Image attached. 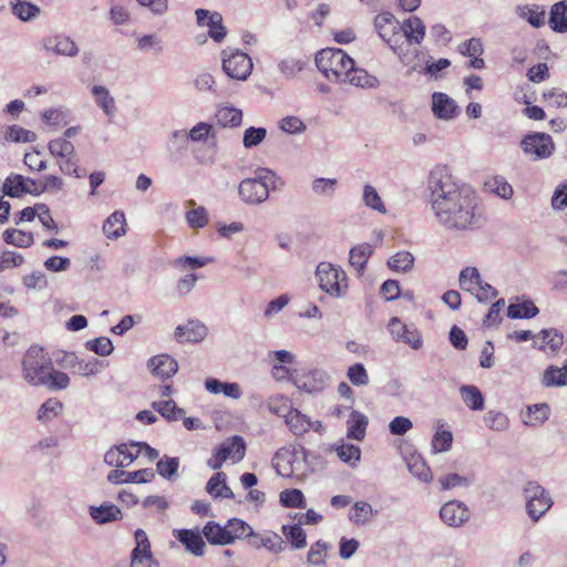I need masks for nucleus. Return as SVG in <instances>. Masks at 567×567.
I'll list each match as a JSON object with an SVG mask.
<instances>
[{
	"instance_id": "obj_1",
	"label": "nucleus",
	"mask_w": 567,
	"mask_h": 567,
	"mask_svg": "<svg viewBox=\"0 0 567 567\" xmlns=\"http://www.w3.org/2000/svg\"><path fill=\"white\" fill-rule=\"evenodd\" d=\"M426 189L431 209L445 230L467 231L483 226L484 217L475 194L458 185L446 165H436L430 171Z\"/></svg>"
},
{
	"instance_id": "obj_2",
	"label": "nucleus",
	"mask_w": 567,
	"mask_h": 567,
	"mask_svg": "<svg viewBox=\"0 0 567 567\" xmlns=\"http://www.w3.org/2000/svg\"><path fill=\"white\" fill-rule=\"evenodd\" d=\"M316 65L329 81L347 83L354 61L341 49L327 48L317 53Z\"/></svg>"
},
{
	"instance_id": "obj_3",
	"label": "nucleus",
	"mask_w": 567,
	"mask_h": 567,
	"mask_svg": "<svg viewBox=\"0 0 567 567\" xmlns=\"http://www.w3.org/2000/svg\"><path fill=\"white\" fill-rule=\"evenodd\" d=\"M276 175L268 168H257L255 176L245 178L239 183L240 199L248 205H258L269 197V186L275 183Z\"/></svg>"
},
{
	"instance_id": "obj_4",
	"label": "nucleus",
	"mask_w": 567,
	"mask_h": 567,
	"mask_svg": "<svg viewBox=\"0 0 567 567\" xmlns=\"http://www.w3.org/2000/svg\"><path fill=\"white\" fill-rule=\"evenodd\" d=\"M51 368L52 360L41 347L31 346L23 355V378L33 386L45 384V379Z\"/></svg>"
},
{
	"instance_id": "obj_5",
	"label": "nucleus",
	"mask_w": 567,
	"mask_h": 567,
	"mask_svg": "<svg viewBox=\"0 0 567 567\" xmlns=\"http://www.w3.org/2000/svg\"><path fill=\"white\" fill-rule=\"evenodd\" d=\"M374 28L380 38L389 44L401 62H406L404 53L405 40L401 33V24L391 12L379 13L374 18Z\"/></svg>"
},
{
	"instance_id": "obj_6",
	"label": "nucleus",
	"mask_w": 567,
	"mask_h": 567,
	"mask_svg": "<svg viewBox=\"0 0 567 567\" xmlns=\"http://www.w3.org/2000/svg\"><path fill=\"white\" fill-rule=\"evenodd\" d=\"M316 277L319 287L329 296L334 298L343 297L348 289L346 272L330 262H320L317 266Z\"/></svg>"
},
{
	"instance_id": "obj_7",
	"label": "nucleus",
	"mask_w": 567,
	"mask_h": 567,
	"mask_svg": "<svg viewBox=\"0 0 567 567\" xmlns=\"http://www.w3.org/2000/svg\"><path fill=\"white\" fill-rule=\"evenodd\" d=\"M526 512L533 522H538L553 506L550 494L537 482H528L524 487Z\"/></svg>"
},
{
	"instance_id": "obj_8",
	"label": "nucleus",
	"mask_w": 567,
	"mask_h": 567,
	"mask_svg": "<svg viewBox=\"0 0 567 567\" xmlns=\"http://www.w3.org/2000/svg\"><path fill=\"white\" fill-rule=\"evenodd\" d=\"M223 70L235 80H246L252 70L251 59L240 50L223 51Z\"/></svg>"
},
{
	"instance_id": "obj_9",
	"label": "nucleus",
	"mask_w": 567,
	"mask_h": 567,
	"mask_svg": "<svg viewBox=\"0 0 567 567\" xmlns=\"http://www.w3.org/2000/svg\"><path fill=\"white\" fill-rule=\"evenodd\" d=\"M520 147L525 155L533 156L535 159L548 158L555 151L551 136L539 132L525 135L520 141Z\"/></svg>"
},
{
	"instance_id": "obj_10",
	"label": "nucleus",
	"mask_w": 567,
	"mask_h": 567,
	"mask_svg": "<svg viewBox=\"0 0 567 567\" xmlns=\"http://www.w3.org/2000/svg\"><path fill=\"white\" fill-rule=\"evenodd\" d=\"M289 379L300 390L307 393L322 391L329 380L328 374L319 369L313 370H293Z\"/></svg>"
},
{
	"instance_id": "obj_11",
	"label": "nucleus",
	"mask_w": 567,
	"mask_h": 567,
	"mask_svg": "<svg viewBox=\"0 0 567 567\" xmlns=\"http://www.w3.org/2000/svg\"><path fill=\"white\" fill-rule=\"evenodd\" d=\"M41 49L49 54L74 58L79 54V45L65 34L55 33L42 38Z\"/></svg>"
},
{
	"instance_id": "obj_12",
	"label": "nucleus",
	"mask_w": 567,
	"mask_h": 567,
	"mask_svg": "<svg viewBox=\"0 0 567 567\" xmlns=\"http://www.w3.org/2000/svg\"><path fill=\"white\" fill-rule=\"evenodd\" d=\"M388 328L395 341L403 342L414 350L422 348V336L414 324H405L398 317H393Z\"/></svg>"
},
{
	"instance_id": "obj_13",
	"label": "nucleus",
	"mask_w": 567,
	"mask_h": 567,
	"mask_svg": "<svg viewBox=\"0 0 567 567\" xmlns=\"http://www.w3.org/2000/svg\"><path fill=\"white\" fill-rule=\"evenodd\" d=\"M470 508L461 501H449L440 509V518L449 527H461L470 520Z\"/></svg>"
},
{
	"instance_id": "obj_14",
	"label": "nucleus",
	"mask_w": 567,
	"mask_h": 567,
	"mask_svg": "<svg viewBox=\"0 0 567 567\" xmlns=\"http://www.w3.org/2000/svg\"><path fill=\"white\" fill-rule=\"evenodd\" d=\"M195 16L199 25L208 27V34L214 41L219 43L225 39L227 31L223 25V17L219 12H212L206 9H197L195 11Z\"/></svg>"
},
{
	"instance_id": "obj_15",
	"label": "nucleus",
	"mask_w": 567,
	"mask_h": 567,
	"mask_svg": "<svg viewBox=\"0 0 567 567\" xmlns=\"http://www.w3.org/2000/svg\"><path fill=\"white\" fill-rule=\"evenodd\" d=\"M432 112L440 120L451 121L458 115L460 107L455 100L446 93L434 92L432 94Z\"/></svg>"
},
{
	"instance_id": "obj_16",
	"label": "nucleus",
	"mask_w": 567,
	"mask_h": 567,
	"mask_svg": "<svg viewBox=\"0 0 567 567\" xmlns=\"http://www.w3.org/2000/svg\"><path fill=\"white\" fill-rule=\"evenodd\" d=\"M207 336V327L197 320H190L186 324H179L174 331V337L179 343L200 342Z\"/></svg>"
},
{
	"instance_id": "obj_17",
	"label": "nucleus",
	"mask_w": 567,
	"mask_h": 567,
	"mask_svg": "<svg viewBox=\"0 0 567 567\" xmlns=\"http://www.w3.org/2000/svg\"><path fill=\"white\" fill-rule=\"evenodd\" d=\"M155 478V473L151 468H143L135 472H125L122 470H113L107 475V481L112 484L127 483H150Z\"/></svg>"
},
{
	"instance_id": "obj_18",
	"label": "nucleus",
	"mask_w": 567,
	"mask_h": 567,
	"mask_svg": "<svg viewBox=\"0 0 567 567\" xmlns=\"http://www.w3.org/2000/svg\"><path fill=\"white\" fill-rule=\"evenodd\" d=\"M401 28L403 40H405L404 51H406L405 48L409 47V44L422 43L425 35V25L419 17H410L401 24ZM404 53L406 54V52Z\"/></svg>"
},
{
	"instance_id": "obj_19",
	"label": "nucleus",
	"mask_w": 567,
	"mask_h": 567,
	"mask_svg": "<svg viewBox=\"0 0 567 567\" xmlns=\"http://www.w3.org/2000/svg\"><path fill=\"white\" fill-rule=\"evenodd\" d=\"M152 373L162 379L172 378L178 370L177 361L168 354H158L152 357L147 362Z\"/></svg>"
},
{
	"instance_id": "obj_20",
	"label": "nucleus",
	"mask_w": 567,
	"mask_h": 567,
	"mask_svg": "<svg viewBox=\"0 0 567 567\" xmlns=\"http://www.w3.org/2000/svg\"><path fill=\"white\" fill-rule=\"evenodd\" d=\"M174 535L193 555L198 557L204 555L205 543L198 530L177 529L174 530Z\"/></svg>"
},
{
	"instance_id": "obj_21",
	"label": "nucleus",
	"mask_w": 567,
	"mask_h": 567,
	"mask_svg": "<svg viewBox=\"0 0 567 567\" xmlns=\"http://www.w3.org/2000/svg\"><path fill=\"white\" fill-rule=\"evenodd\" d=\"M215 118L221 127H238L243 122V112L234 105L220 104L217 106Z\"/></svg>"
},
{
	"instance_id": "obj_22",
	"label": "nucleus",
	"mask_w": 567,
	"mask_h": 567,
	"mask_svg": "<svg viewBox=\"0 0 567 567\" xmlns=\"http://www.w3.org/2000/svg\"><path fill=\"white\" fill-rule=\"evenodd\" d=\"M90 516L96 524H107L122 518L121 509L111 503L89 507Z\"/></svg>"
},
{
	"instance_id": "obj_23",
	"label": "nucleus",
	"mask_w": 567,
	"mask_h": 567,
	"mask_svg": "<svg viewBox=\"0 0 567 567\" xmlns=\"http://www.w3.org/2000/svg\"><path fill=\"white\" fill-rule=\"evenodd\" d=\"M217 451L221 454V460L231 457L234 462H239L245 456L246 444L241 436L234 435L233 437L223 442Z\"/></svg>"
},
{
	"instance_id": "obj_24",
	"label": "nucleus",
	"mask_w": 567,
	"mask_h": 567,
	"mask_svg": "<svg viewBox=\"0 0 567 567\" xmlns=\"http://www.w3.org/2000/svg\"><path fill=\"white\" fill-rule=\"evenodd\" d=\"M255 536L249 538L250 546L255 548L264 547L272 554H279L284 550V540L278 534L272 532L265 534L255 533Z\"/></svg>"
},
{
	"instance_id": "obj_25",
	"label": "nucleus",
	"mask_w": 567,
	"mask_h": 567,
	"mask_svg": "<svg viewBox=\"0 0 567 567\" xmlns=\"http://www.w3.org/2000/svg\"><path fill=\"white\" fill-rule=\"evenodd\" d=\"M548 24L556 33H567V0H561L550 7Z\"/></svg>"
},
{
	"instance_id": "obj_26",
	"label": "nucleus",
	"mask_w": 567,
	"mask_h": 567,
	"mask_svg": "<svg viewBox=\"0 0 567 567\" xmlns=\"http://www.w3.org/2000/svg\"><path fill=\"white\" fill-rule=\"evenodd\" d=\"M285 422L296 436H302L311 430V420L298 409L286 415Z\"/></svg>"
},
{
	"instance_id": "obj_27",
	"label": "nucleus",
	"mask_w": 567,
	"mask_h": 567,
	"mask_svg": "<svg viewBox=\"0 0 567 567\" xmlns=\"http://www.w3.org/2000/svg\"><path fill=\"white\" fill-rule=\"evenodd\" d=\"M453 434L444 422L437 423V429L432 437L431 449L433 454L447 452L452 447Z\"/></svg>"
},
{
	"instance_id": "obj_28",
	"label": "nucleus",
	"mask_w": 567,
	"mask_h": 567,
	"mask_svg": "<svg viewBox=\"0 0 567 567\" xmlns=\"http://www.w3.org/2000/svg\"><path fill=\"white\" fill-rule=\"evenodd\" d=\"M372 252L373 247L370 244H358L350 249L349 262L359 274H362Z\"/></svg>"
},
{
	"instance_id": "obj_29",
	"label": "nucleus",
	"mask_w": 567,
	"mask_h": 567,
	"mask_svg": "<svg viewBox=\"0 0 567 567\" xmlns=\"http://www.w3.org/2000/svg\"><path fill=\"white\" fill-rule=\"evenodd\" d=\"M91 91L95 97V103L103 110L104 114L110 120L113 118L116 114V105L109 89L103 85H93Z\"/></svg>"
},
{
	"instance_id": "obj_30",
	"label": "nucleus",
	"mask_w": 567,
	"mask_h": 567,
	"mask_svg": "<svg viewBox=\"0 0 567 567\" xmlns=\"http://www.w3.org/2000/svg\"><path fill=\"white\" fill-rule=\"evenodd\" d=\"M205 389L212 394L223 393L230 399H239L243 394L237 383L221 382L215 378H208L205 381Z\"/></svg>"
},
{
	"instance_id": "obj_31",
	"label": "nucleus",
	"mask_w": 567,
	"mask_h": 567,
	"mask_svg": "<svg viewBox=\"0 0 567 567\" xmlns=\"http://www.w3.org/2000/svg\"><path fill=\"white\" fill-rule=\"evenodd\" d=\"M516 13L534 28H540L545 24V10L537 4L517 6Z\"/></svg>"
},
{
	"instance_id": "obj_32",
	"label": "nucleus",
	"mask_w": 567,
	"mask_h": 567,
	"mask_svg": "<svg viewBox=\"0 0 567 567\" xmlns=\"http://www.w3.org/2000/svg\"><path fill=\"white\" fill-rule=\"evenodd\" d=\"M226 474L224 472H217L214 474L206 485V491L213 497L233 498L234 493L230 487L226 484Z\"/></svg>"
},
{
	"instance_id": "obj_33",
	"label": "nucleus",
	"mask_w": 567,
	"mask_h": 567,
	"mask_svg": "<svg viewBox=\"0 0 567 567\" xmlns=\"http://www.w3.org/2000/svg\"><path fill=\"white\" fill-rule=\"evenodd\" d=\"M33 188L27 186L25 177L20 174H10L3 183V193L10 197H20L23 194L33 195Z\"/></svg>"
},
{
	"instance_id": "obj_34",
	"label": "nucleus",
	"mask_w": 567,
	"mask_h": 567,
	"mask_svg": "<svg viewBox=\"0 0 567 567\" xmlns=\"http://www.w3.org/2000/svg\"><path fill=\"white\" fill-rule=\"evenodd\" d=\"M367 426L368 417L363 413L353 410L348 420L347 436L349 439L362 441L365 435Z\"/></svg>"
},
{
	"instance_id": "obj_35",
	"label": "nucleus",
	"mask_w": 567,
	"mask_h": 567,
	"mask_svg": "<svg viewBox=\"0 0 567 567\" xmlns=\"http://www.w3.org/2000/svg\"><path fill=\"white\" fill-rule=\"evenodd\" d=\"M203 535L210 544L214 545L231 544V537H229L226 525L220 526L215 522H209L205 525Z\"/></svg>"
},
{
	"instance_id": "obj_36",
	"label": "nucleus",
	"mask_w": 567,
	"mask_h": 567,
	"mask_svg": "<svg viewBox=\"0 0 567 567\" xmlns=\"http://www.w3.org/2000/svg\"><path fill=\"white\" fill-rule=\"evenodd\" d=\"M406 466L410 473L424 483L432 481V472L420 454H411L406 457Z\"/></svg>"
},
{
	"instance_id": "obj_37",
	"label": "nucleus",
	"mask_w": 567,
	"mask_h": 567,
	"mask_svg": "<svg viewBox=\"0 0 567 567\" xmlns=\"http://www.w3.org/2000/svg\"><path fill=\"white\" fill-rule=\"evenodd\" d=\"M375 515L377 512L369 503L360 501L354 503L349 519L357 526H363L370 523Z\"/></svg>"
},
{
	"instance_id": "obj_38",
	"label": "nucleus",
	"mask_w": 567,
	"mask_h": 567,
	"mask_svg": "<svg viewBox=\"0 0 567 567\" xmlns=\"http://www.w3.org/2000/svg\"><path fill=\"white\" fill-rule=\"evenodd\" d=\"M347 82L362 89L378 87L380 82L377 76L369 74L363 69H357L352 65L351 71L347 74Z\"/></svg>"
},
{
	"instance_id": "obj_39",
	"label": "nucleus",
	"mask_w": 567,
	"mask_h": 567,
	"mask_svg": "<svg viewBox=\"0 0 567 567\" xmlns=\"http://www.w3.org/2000/svg\"><path fill=\"white\" fill-rule=\"evenodd\" d=\"M103 231L109 238H118L125 234V216L122 212H114L103 225Z\"/></svg>"
},
{
	"instance_id": "obj_40",
	"label": "nucleus",
	"mask_w": 567,
	"mask_h": 567,
	"mask_svg": "<svg viewBox=\"0 0 567 567\" xmlns=\"http://www.w3.org/2000/svg\"><path fill=\"white\" fill-rule=\"evenodd\" d=\"M539 310L532 300L511 303L507 308V317L511 319H530L538 315Z\"/></svg>"
},
{
	"instance_id": "obj_41",
	"label": "nucleus",
	"mask_w": 567,
	"mask_h": 567,
	"mask_svg": "<svg viewBox=\"0 0 567 567\" xmlns=\"http://www.w3.org/2000/svg\"><path fill=\"white\" fill-rule=\"evenodd\" d=\"M152 408L169 422L177 421L185 414L184 409L178 408L172 399L153 402Z\"/></svg>"
},
{
	"instance_id": "obj_42",
	"label": "nucleus",
	"mask_w": 567,
	"mask_h": 567,
	"mask_svg": "<svg viewBox=\"0 0 567 567\" xmlns=\"http://www.w3.org/2000/svg\"><path fill=\"white\" fill-rule=\"evenodd\" d=\"M3 240L8 245H12L19 248H28L33 245L34 238L32 233L19 230V229H7L2 234Z\"/></svg>"
},
{
	"instance_id": "obj_43",
	"label": "nucleus",
	"mask_w": 567,
	"mask_h": 567,
	"mask_svg": "<svg viewBox=\"0 0 567 567\" xmlns=\"http://www.w3.org/2000/svg\"><path fill=\"white\" fill-rule=\"evenodd\" d=\"M460 393L463 402L473 411L484 408V398L480 389L475 385H462Z\"/></svg>"
},
{
	"instance_id": "obj_44",
	"label": "nucleus",
	"mask_w": 567,
	"mask_h": 567,
	"mask_svg": "<svg viewBox=\"0 0 567 567\" xmlns=\"http://www.w3.org/2000/svg\"><path fill=\"white\" fill-rule=\"evenodd\" d=\"M229 537H231V544L236 539L256 537L254 529L243 519L231 518L226 524Z\"/></svg>"
},
{
	"instance_id": "obj_45",
	"label": "nucleus",
	"mask_w": 567,
	"mask_h": 567,
	"mask_svg": "<svg viewBox=\"0 0 567 567\" xmlns=\"http://www.w3.org/2000/svg\"><path fill=\"white\" fill-rule=\"evenodd\" d=\"M179 458L164 455L157 461L156 471L165 480L175 481L178 475Z\"/></svg>"
},
{
	"instance_id": "obj_46",
	"label": "nucleus",
	"mask_w": 567,
	"mask_h": 567,
	"mask_svg": "<svg viewBox=\"0 0 567 567\" xmlns=\"http://www.w3.org/2000/svg\"><path fill=\"white\" fill-rule=\"evenodd\" d=\"M362 202L368 208L372 210H375L380 214L386 213V207L377 188L370 184L363 186Z\"/></svg>"
},
{
	"instance_id": "obj_47",
	"label": "nucleus",
	"mask_w": 567,
	"mask_h": 567,
	"mask_svg": "<svg viewBox=\"0 0 567 567\" xmlns=\"http://www.w3.org/2000/svg\"><path fill=\"white\" fill-rule=\"evenodd\" d=\"M281 533L296 549H301L307 545V535L300 527V524L284 525L281 527Z\"/></svg>"
},
{
	"instance_id": "obj_48",
	"label": "nucleus",
	"mask_w": 567,
	"mask_h": 567,
	"mask_svg": "<svg viewBox=\"0 0 567 567\" xmlns=\"http://www.w3.org/2000/svg\"><path fill=\"white\" fill-rule=\"evenodd\" d=\"M485 186L488 188V190L503 199H509L513 197V187L504 176L496 175L491 177L488 181H486Z\"/></svg>"
},
{
	"instance_id": "obj_49",
	"label": "nucleus",
	"mask_w": 567,
	"mask_h": 567,
	"mask_svg": "<svg viewBox=\"0 0 567 567\" xmlns=\"http://www.w3.org/2000/svg\"><path fill=\"white\" fill-rule=\"evenodd\" d=\"M542 384L546 388L566 385L567 372H565L564 368L550 365L543 373Z\"/></svg>"
},
{
	"instance_id": "obj_50",
	"label": "nucleus",
	"mask_w": 567,
	"mask_h": 567,
	"mask_svg": "<svg viewBox=\"0 0 567 567\" xmlns=\"http://www.w3.org/2000/svg\"><path fill=\"white\" fill-rule=\"evenodd\" d=\"M330 545L323 540H318L310 546L307 555V563L313 566L326 567V558Z\"/></svg>"
},
{
	"instance_id": "obj_51",
	"label": "nucleus",
	"mask_w": 567,
	"mask_h": 567,
	"mask_svg": "<svg viewBox=\"0 0 567 567\" xmlns=\"http://www.w3.org/2000/svg\"><path fill=\"white\" fill-rule=\"evenodd\" d=\"M481 275L475 267H466L460 274V286L463 290L474 293L477 285H481Z\"/></svg>"
},
{
	"instance_id": "obj_52",
	"label": "nucleus",
	"mask_w": 567,
	"mask_h": 567,
	"mask_svg": "<svg viewBox=\"0 0 567 567\" xmlns=\"http://www.w3.org/2000/svg\"><path fill=\"white\" fill-rule=\"evenodd\" d=\"M267 409L270 413L286 419L293 408L289 398L278 394L268 399Z\"/></svg>"
},
{
	"instance_id": "obj_53",
	"label": "nucleus",
	"mask_w": 567,
	"mask_h": 567,
	"mask_svg": "<svg viewBox=\"0 0 567 567\" xmlns=\"http://www.w3.org/2000/svg\"><path fill=\"white\" fill-rule=\"evenodd\" d=\"M306 66V62L297 58H285L278 62V70L286 79L295 78Z\"/></svg>"
},
{
	"instance_id": "obj_54",
	"label": "nucleus",
	"mask_w": 567,
	"mask_h": 567,
	"mask_svg": "<svg viewBox=\"0 0 567 567\" xmlns=\"http://www.w3.org/2000/svg\"><path fill=\"white\" fill-rule=\"evenodd\" d=\"M414 257L409 251H399L388 260L391 270L406 272L413 268Z\"/></svg>"
},
{
	"instance_id": "obj_55",
	"label": "nucleus",
	"mask_w": 567,
	"mask_h": 567,
	"mask_svg": "<svg viewBox=\"0 0 567 567\" xmlns=\"http://www.w3.org/2000/svg\"><path fill=\"white\" fill-rule=\"evenodd\" d=\"M331 449L336 451L338 457L342 462H344L351 466H355L357 463L361 458L360 449L353 444H341V445L332 446Z\"/></svg>"
},
{
	"instance_id": "obj_56",
	"label": "nucleus",
	"mask_w": 567,
	"mask_h": 567,
	"mask_svg": "<svg viewBox=\"0 0 567 567\" xmlns=\"http://www.w3.org/2000/svg\"><path fill=\"white\" fill-rule=\"evenodd\" d=\"M280 503L285 507L290 508H305L306 498L300 489L291 488L285 489L279 495Z\"/></svg>"
},
{
	"instance_id": "obj_57",
	"label": "nucleus",
	"mask_w": 567,
	"mask_h": 567,
	"mask_svg": "<svg viewBox=\"0 0 567 567\" xmlns=\"http://www.w3.org/2000/svg\"><path fill=\"white\" fill-rule=\"evenodd\" d=\"M49 152L56 158H64L75 153L74 145L66 138H54L48 144Z\"/></svg>"
},
{
	"instance_id": "obj_58",
	"label": "nucleus",
	"mask_w": 567,
	"mask_h": 567,
	"mask_svg": "<svg viewBox=\"0 0 567 567\" xmlns=\"http://www.w3.org/2000/svg\"><path fill=\"white\" fill-rule=\"evenodd\" d=\"M12 12L20 20L30 21L39 16L40 9L31 2L18 0L12 3Z\"/></svg>"
},
{
	"instance_id": "obj_59",
	"label": "nucleus",
	"mask_w": 567,
	"mask_h": 567,
	"mask_svg": "<svg viewBox=\"0 0 567 567\" xmlns=\"http://www.w3.org/2000/svg\"><path fill=\"white\" fill-rule=\"evenodd\" d=\"M338 181L336 178L318 177L312 181L311 189L317 196L332 197L337 190Z\"/></svg>"
},
{
	"instance_id": "obj_60",
	"label": "nucleus",
	"mask_w": 567,
	"mask_h": 567,
	"mask_svg": "<svg viewBox=\"0 0 567 567\" xmlns=\"http://www.w3.org/2000/svg\"><path fill=\"white\" fill-rule=\"evenodd\" d=\"M439 482L443 491H449L455 487H468L473 483V480L468 476H462L457 473H450L441 476Z\"/></svg>"
},
{
	"instance_id": "obj_61",
	"label": "nucleus",
	"mask_w": 567,
	"mask_h": 567,
	"mask_svg": "<svg viewBox=\"0 0 567 567\" xmlns=\"http://www.w3.org/2000/svg\"><path fill=\"white\" fill-rule=\"evenodd\" d=\"M550 409L548 404L540 403L528 406V414L530 420L524 421L525 424L532 426H539L549 417Z\"/></svg>"
},
{
	"instance_id": "obj_62",
	"label": "nucleus",
	"mask_w": 567,
	"mask_h": 567,
	"mask_svg": "<svg viewBox=\"0 0 567 567\" xmlns=\"http://www.w3.org/2000/svg\"><path fill=\"white\" fill-rule=\"evenodd\" d=\"M63 405L56 399H48L38 411V419L42 422L50 421L62 412Z\"/></svg>"
},
{
	"instance_id": "obj_63",
	"label": "nucleus",
	"mask_w": 567,
	"mask_h": 567,
	"mask_svg": "<svg viewBox=\"0 0 567 567\" xmlns=\"http://www.w3.org/2000/svg\"><path fill=\"white\" fill-rule=\"evenodd\" d=\"M35 133L18 125H11L6 131V140L14 143H28L35 140Z\"/></svg>"
},
{
	"instance_id": "obj_64",
	"label": "nucleus",
	"mask_w": 567,
	"mask_h": 567,
	"mask_svg": "<svg viewBox=\"0 0 567 567\" xmlns=\"http://www.w3.org/2000/svg\"><path fill=\"white\" fill-rule=\"evenodd\" d=\"M131 567H159L154 559L152 551L145 553L140 549H133L131 553Z\"/></svg>"
}]
</instances>
